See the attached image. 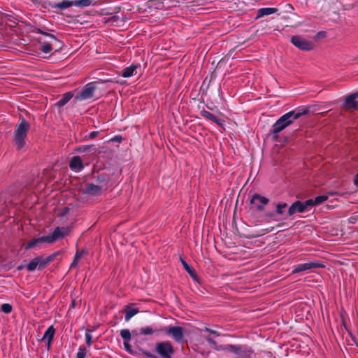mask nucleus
<instances>
[{"mask_svg":"<svg viewBox=\"0 0 358 358\" xmlns=\"http://www.w3.org/2000/svg\"><path fill=\"white\" fill-rule=\"evenodd\" d=\"M29 129V122L24 117H20V122L15 127L13 136V141L17 150H20L25 146L27 133Z\"/></svg>","mask_w":358,"mask_h":358,"instance_id":"obj_1","label":"nucleus"},{"mask_svg":"<svg viewBox=\"0 0 358 358\" xmlns=\"http://www.w3.org/2000/svg\"><path fill=\"white\" fill-rule=\"evenodd\" d=\"M306 113V110H292L281 116L273 125L272 133L276 134L289 126L292 122L299 119L302 115Z\"/></svg>","mask_w":358,"mask_h":358,"instance_id":"obj_2","label":"nucleus"},{"mask_svg":"<svg viewBox=\"0 0 358 358\" xmlns=\"http://www.w3.org/2000/svg\"><path fill=\"white\" fill-rule=\"evenodd\" d=\"M290 41L295 47L303 51L312 50L315 47L313 42L299 35L292 36Z\"/></svg>","mask_w":358,"mask_h":358,"instance_id":"obj_3","label":"nucleus"},{"mask_svg":"<svg viewBox=\"0 0 358 358\" xmlns=\"http://www.w3.org/2000/svg\"><path fill=\"white\" fill-rule=\"evenodd\" d=\"M155 350L162 358H171L174 352L173 347L169 341L157 343Z\"/></svg>","mask_w":358,"mask_h":358,"instance_id":"obj_4","label":"nucleus"},{"mask_svg":"<svg viewBox=\"0 0 358 358\" xmlns=\"http://www.w3.org/2000/svg\"><path fill=\"white\" fill-rule=\"evenodd\" d=\"M96 89V86L94 83H89L76 95L75 99L78 101L89 99L93 97Z\"/></svg>","mask_w":358,"mask_h":358,"instance_id":"obj_5","label":"nucleus"},{"mask_svg":"<svg viewBox=\"0 0 358 358\" xmlns=\"http://www.w3.org/2000/svg\"><path fill=\"white\" fill-rule=\"evenodd\" d=\"M310 201H306L304 202L296 201L294 202L288 209V215L292 216L296 213H304L310 210Z\"/></svg>","mask_w":358,"mask_h":358,"instance_id":"obj_6","label":"nucleus"},{"mask_svg":"<svg viewBox=\"0 0 358 358\" xmlns=\"http://www.w3.org/2000/svg\"><path fill=\"white\" fill-rule=\"evenodd\" d=\"M70 232V229L69 227H56L52 233L48 236H45L48 243H53L59 239L64 238L67 236Z\"/></svg>","mask_w":358,"mask_h":358,"instance_id":"obj_7","label":"nucleus"},{"mask_svg":"<svg viewBox=\"0 0 358 358\" xmlns=\"http://www.w3.org/2000/svg\"><path fill=\"white\" fill-rule=\"evenodd\" d=\"M324 265L320 262H309L299 264L294 266L292 273H296L317 268H324Z\"/></svg>","mask_w":358,"mask_h":358,"instance_id":"obj_8","label":"nucleus"},{"mask_svg":"<svg viewBox=\"0 0 358 358\" xmlns=\"http://www.w3.org/2000/svg\"><path fill=\"white\" fill-rule=\"evenodd\" d=\"M167 334L171 335L174 341L179 343L184 342L183 329L181 327H170L164 328V331Z\"/></svg>","mask_w":358,"mask_h":358,"instance_id":"obj_9","label":"nucleus"},{"mask_svg":"<svg viewBox=\"0 0 358 358\" xmlns=\"http://www.w3.org/2000/svg\"><path fill=\"white\" fill-rule=\"evenodd\" d=\"M268 202V199L257 193L254 194L250 199V203L255 205L259 211L264 210L265 206H266Z\"/></svg>","mask_w":358,"mask_h":358,"instance_id":"obj_10","label":"nucleus"},{"mask_svg":"<svg viewBox=\"0 0 358 358\" xmlns=\"http://www.w3.org/2000/svg\"><path fill=\"white\" fill-rule=\"evenodd\" d=\"M59 254V252H55L47 257L43 258L41 256H38V269L42 270L45 268L49 264L52 262L55 257Z\"/></svg>","mask_w":358,"mask_h":358,"instance_id":"obj_11","label":"nucleus"},{"mask_svg":"<svg viewBox=\"0 0 358 358\" xmlns=\"http://www.w3.org/2000/svg\"><path fill=\"white\" fill-rule=\"evenodd\" d=\"M55 334V329L53 325L50 326L45 332L44 333L43 336L41 338L42 341L46 343L47 349L49 350L51 346L52 341L53 340L54 336Z\"/></svg>","mask_w":358,"mask_h":358,"instance_id":"obj_12","label":"nucleus"},{"mask_svg":"<svg viewBox=\"0 0 358 358\" xmlns=\"http://www.w3.org/2000/svg\"><path fill=\"white\" fill-rule=\"evenodd\" d=\"M164 331V328H157L151 326H145L139 329V335L141 336H151V335H158L159 332Z\"/></svg>","mask_w":358,"mask_h":358,"instance_id":"obj_13","label":"nucleus"},{"mask_svg":"<svg viewBox=\"0 0 358 358\" xmlns=\"http://www.w3.org/2000/svg\"><path fill=\"white\" fill-rule=\"evenodd\" d=\"M69 167L75 172L81 171L84 168L81 158L79 156L73 157L70 160Z\"/></svg>","mask_w":358,"mask_h":358,"instance_id":"obj_14","label":"nucleus"},{"mask_svg":"<svg viewBox=\"0 0 358 358\" xmlns=\"http://www.w3.org/2000/svg\"><path fill=\"white\" fill-rule=\"evenodd\" d=\"M201 115L213 122L217 124L220 127H223L224 124V120L220 118H218L217 116L211 113L210 112L203 110L201 111Z\"/></svg>","mask_w":358,"mask_h":358,"instance_id":"obj_15","label":"nucleus"},{"mask_svg":"<svg viewBox=\"0 0 358 358\" xmlns=\"http://www.w3.org/2000/svg\"><path fill=\"white\" fill-rule=\"evenodd\" d=\"M103 188L101 186L96 185L92 183H87L84 189V193L92 196L100 195L102 193Z\"/></svg>","mask_w":358,"mask_h":358,"instance_id":"obj_16","label":"nucleus"},{"mask_svg":"<svg viewBox=\"0 0 358 358\" xmlns=\"http://www.w3.org/2000/svg\"><path fill=\"white\" fill-rule=\"evenodd\" d=\"M73 5V1L72 0H62L59 3H49V6L52 8H58L61 10H65Z\"/></svg>","mask_w":358,"mask_h":358,"instance_id":"obj_17","label":"nucleus"},{"mask_svg":"<svg viewBox=\"0 0 358 358\" xmlns=\"http://www.w3.org/2000/svg\"><path fill=\"white\" fill-rule=\"evenodd\" d=\"M358 97V92L348 96L345 99V106L348 108H355L357 103L355 99Z\"/></svg>","mask_w":358,"mask_h":358,"instance_id":"obj_18","label":"nucleus"},{"mask_svg":"<svg viewBox=\"0 0 358 358\" xmlns=\"http://www.w3.org/2000/svg\"><path fill=\"white\" fill-rule=\"evenodd\" d=\"M48 243V241H47V238H46L45 236L31 239V241H29L27 243V245L25 246V249L26 250L31 249L32 248H34L35 246H36L39 243Z\"/></svg>","mask_w":358,"mask_h":358,"instance_id":"obj_19","label":"nucleus"},{"mask_svg":"<svg viewBox=\"0 0 358 358\" xmlns=\"http://www.w3.org/2000/svg\"><path fill=\"white\" fill-rule=\"evenodd\" d=\"M73 5L77 7L85 8L90 6H96L97 1L94 0H73Z\"/></svg>","mask_w":358,"mask_h":358,"instance_id":"obj_20","label":"nucleus"},{"mask_svg":"<svg viewBox=\"0 0 358 358\" xmlns=\"http://www.w3.org/2000/svg\"><path fill=\"white\" fill-rule=\"evenodd\" d=\"M138 64H132L127 68H125L122 73V76L124 78H129L133 76L136 71V69L138 68Z\"/></svg>","mask_w":358,"mask_h":358,"instance_id":"obj_21","label":"nucleus"},{"mask_svg":"<svg viewBox=\"0 0 358 358\" xmlns=\"http://www.w3.org/2000/svg\"><path fill=\"white\" fill-rule=\"evenodd\" d=\"M73 92H68L64 93L61 99L57 102V106L59 107L64 106L66 103H67L73 96Z\"/></svg>","mask_w":358,"mask_h":358,"instance_id":"obj_22","label":"nucleus"},{"mask_svg":"<svg viewBox=\"0 0 358 358\" xmlns=\"http://www.w3.org/2000/svg\"><path fill=\"white\" fill-rule=\"evenodd\" d=\"M277 11L276 8H262L257 10V18L273 14Z\"/></svg>","mask_w":358,"mask_h":358,"instance_id":"obj_23","label":"nucleus"},{"mask_svg":"<svg viewBox=\"0 0 358 358\" xmlns=\"http://www.w3.org/2000/svg\"><path fill=\"white\" fill-rule=\"evenodd\" d=\"M124 310L126 322H129L132 317H134L139 312L138 308H131L129 306H125Z\"/></svg>","mask_w":358,"mask_h":358,"instance_id":"obj_24","label":"nucleus"},{"mask_svg":"<svg viewBox=\"0 0 358 358\" xmlns=\"http://www.w3.org/2000/svg\"><path fill=\"white\" fill-rule=\"evenodd\" d=\"M328 199V196L327 195H320L316 196L315 199H308L311 203H310V208L314 206H317Z\"/></svg>","mask_w":358,"mask_h":358,"instance_id":"obj_25","label":"nucleus"},{"mask_svg":"<svg viewBox=\"0 0 358 358\" xmlns=\"http://www.w3.org/2000/svg\"><path fill=\"white\" fill-rule=\"evenodd\" d=\"M84 253H85V252L83 250L76 252L74 259L71 264V268L78 266L79 261L83 257Z\"/></svg>","mask_w":358,"mask_h":358,"instance_id":"obj_26","label":"nucleus"},{"mask_svg":"<svg viewBox=\"0 0 358 358\" xmlns=\"http://www.w3.org/2000/svg\"><path fill=\"white\" fill-rule=\"evenodd\" d=\"M37 267L38 268V259L36 257L31 259L30 262L27 265V270L28 271H34Z\"/></svg>","mask_w":358,"mask_h":358,"instance_id":"obj_27","label":"nucleus"},{"mask_svg":"<svg viewBox=\"0 0 358 358\" xmlns=\"http://www.w3.org/2000/svg\"><path fill=\"white\" fill-rule=\"evenodd\" d=\"M120 336L124 340V342H129L131 338V333L129 329H122L120 331Z\"/></svg>","mask_w":358,"mask_h":358,"instance_id":"obj_28","label":"nucleus"},{"mask_svg":"<svg viewBox=\"0 0 358 358\" xmlns=\"http://www.w3.org/2000/svg\"><path fill=\"white\" fill-rule=\"evenodd\" d=\"M40 50L44 53H49L52 50L51 44L49 43H41Z\"/></svg>","mask_w":358,"mask_h":358,"instance_id":"obj_29","label":"nucleus"},{"mask_svg":"<svg viewBox=\"0 0 358 358\" xmlns=\"http://www.w3.org/2000/svg\"><path fill=\"white\" fill-rule=\"evenodd\" d=\"M1 310L6 314H9L12 312L13 307L10 303H3L1 306Z\"/></svg>","mask_w":358,"mask_h":358,"instance_id":"obj_30","label":"nucleus"},{"mask_svg":"<svg viewBox=\"0 0 358 358\" xmlns=\"http://www.w3.org/2000/svg\"><path fill=\"white\" fill-rule=\"evenodd\" d=\"M286 203H280L276 205V213L278 215H282L285 208L287 207Z\"/></svg>","mask_w":358,"mask_h":358,"instance_id":"obj_31","label":"nucleus"},{"mask_svg":"<svg viewBox=\"0 0 358 358\" xmlns=\"http://www.w3.org/2000/svg\"><path fill=\"white\" fill-rule=\"evenodd\" d=\"M92 336L91 334V331L89 329H87L85 331V342L88 347L92 345Z\"/></svg>","mask_w":358,"mask_h":358,"instance_id":"obj_32","label":"nucleus"},{"mask_svg":"<svg viewBox=\"0 0 358 358\" xmlns=\"http://www.w3.org/2000/svg\"><path fill=\"white\" fill-rule=\"evenodd\" d=\"M87 354V350L84 348H80L76 355V358H85Z\"/></svg>","mask_w":358,"mask_h":358,"instance_id":"obj_33","label":"nucleus"},{"mask_svg":"<svg viewBox=\"0 0 358 358\" xmlns=\"http://www.w3.org/2000/svg\"><path fill=\"white\" fill-rule=\"evenodd\" d=\"M186 271L194 280H197V275L196 273L194 268L192 266H190L189 268H187Z\"/></svg>","mask_w":358,"mask_h":358,"instance_id":"obj_34","label":"nucleus"},{"mask_svg":"<svg viewBox=\"0 0 358 358\" xmlns=\"http://www.w3.org/2000/svg\"><path fill=\"white\" fill-rule=\"evenodd\" d=\"M203 331H206V332H209V333H210V334H214V335H215L216 336H220V334L218 331H215V330H213V329H210V328H208V327H205V328L203 329Z\"/></svg>","mask_w":358,"mask_h":358,"instance_id":"obj_35","label":"nucleus"},{"mask_svg":"<svg viewBox=\"0 0 358 358\" xmlns=\"http://www.w3.org/2000/svg\"><path fill=\"white\" fill-rule=\"evenodd\" d=\"M90 147L89 145H83V146L78 148L76 149V150L80 152H86L90 149Z\"/></svg>","mask_w":358,"mask_h":358,"instance_id":"obj_36","label":"nucleus"},{"mask_svg":"<svg viewBox=\"0 0 358 358\" xmlns=\"http://www.w3.org/2000/svg\"><path fill=\"white\" fill-rule=\"evenodd\" d=\"M99 131H93L89 134L88 137H89V138L92 139V138H96L99 135Z\"/></svg>","mask_w":358,"mask_h":358,"instance_id":"obj_37","label":"nucleus"},{"mask_svg":"<svg viewBox=\"0 0 358 358\" xmlns=\"http://www.w3.org/2000/svg\"><path fill=\"white\" fill-rule=\"evenodd\" d=\"M124 346L127 352H131V346L130 345L129 342H124Z\"/></svg>","mask_w":358,"mask_h":358,"instance_id":"obj_38","label":"nucleus"},{"mask_svg":"<svg viewBox=\"0 0 358 358\" xmlns=\"http://www.w3.org/2000/svg\"><path fill=\"white\" fill-rule=\"evenodd\" d=\"M143 354L148 358H156V356L148 351H144Z\"/></svg>","mask_w":358,"mask_h":358,"instance_id":"obj_39","label":"nucleus"},{"mask_svg":"<svg viewBox=\"0 0 358 358\" xmlns=\"http://www.w3.org/2000/svg\"><path fill=\"white\" fill-rule=\"evenodd\" d=\"M181 260V263L183 266V268L185 269V271L187 269V268H189L190 266V265H189L183 259H180Z\"/></svg>","mask_w":358,"mask_h":358,"instance_id":"obj_40","label":"nucleus"},{"mask_svg":"<svg viewBox=\"0 0 358 358\" xmlns=\"http://www.w3.org/2000/svg\"><path fill=\"white\" fill-rule=\"evenodd\" d=\"M181 260V263L183 266V268L185 269V271L187 269V268H189L190 266V265H189L183 259H180Z\"/></svg>","mask_w":358,"mask_h":358,"instance_id":"obj_41","label":"nucleus"},{"mask_svg":"<svg viewBox=\"0 0 358 358\" xmlns=\"http://www.w3.org/2000/svg\"><path fill=\"white\" fill-rule=\"evenodd\" d=\"M206 341H208V343L212 344V345H215V341L211 337L206 336Z\"/></svg>","mask_w":358,"mask_h":358,"instance_id":"obj_42","label":"nucleus"},{"mask_svg":"<svg viewBox=\"0 0 358 358\" xmlns=\"http://www.w3.org/2000/svg\"><path fill=\"white\" fill-rule=\"evenodd\" d=\"M122 140V137L121 136H115L113 139L112 141H118V142H120Z\"/></svg>","mask_w":358,"mask_h":358,"instance_id":"obj_43","label":"nucleus"},{"mask_svg":"<svg viewBox=\"0 0 358 358\" xmlns=\"http://www.w3.org/2000/svg\"><path fill=\"white\" fill-rule=\"evenodd\" d=\"M227 349H229L231 350H235L237 348L235 345H229L227 348Z\"/></svg>","mask_w":358,"mask_h":358,"instance_id":"obj_44","label":"nucleus"},{"mask_svg":"<svg viewBox=\"0 0 358 358\" xmlns=\"http://www.w3.org/2000/svg\"><path fill=\"white\" fill-rule=\"evenodd\" d=\"M354 183L356 186H358V173L355 176Z\"/></svg>","mask_w":358,"mask_h":358,"instance_id":"obj_45","label":"nucleus"},{"mask_svg":"<svg viewBox=\"0 0 358 358\" xmlns=\"http://www.w3.org/2000/svg\"><path fill=\"white\" fill-rule=\"evenodd\" d=\"M317 36H318V37H323V36H325V32H324V31H320V32H318V33H317Z\"/></svg>","mask_w":358,"mask_h":358,"instance_id":"obj_46","label":"nucleus"},{"mask_svg":"<svg viewBox=\"0 0 358 358\" xmlns=\"http://www.w3.org/2000/svg\"><path fill=\"white\" fill-rule=\"evenodd\" d=\"M44 34H45L46 36H49L50 38H52V40L54 41H56V38L55 37L54 35L52 34H46V33H44Z\"/></svg>","mask_w":358,"mask_h":358,"instance_id":"obj_47","label":"nucleus"},{"mask_svg":"<svg viewBox=\"0 0 358 358\" xmlns=\"http://www.w3.org/2000/svg\"><path fill=\"white\" fill-rule=\"evenodd\" d=\"M136 331H133L132 334L134 335L136 334Z\"/></svg>","mask_w":358,"mask_h":358,"instance_id":"obj_48","label":"nucleus"},{"mask_svg":"<svg viewBox=\"0 0 358 358\" xmlns=\"http://www.w3.org/2000/svg\"><path fill=\"white\" fill-rule=\"evenodd\" d=\"M357 58H358V55H357Z\"/></svg>","mask_w":358,"mask_h":358,"instance_id":"obj_49","label":"nucleus"}]
</instances>
